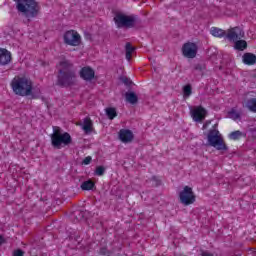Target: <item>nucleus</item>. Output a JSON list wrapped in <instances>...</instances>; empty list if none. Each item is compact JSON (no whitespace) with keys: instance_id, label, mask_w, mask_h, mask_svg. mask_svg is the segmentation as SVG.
I'll return each mask as SVG.
<instances>
[{"instance_id":"1","label":"nucleus","mask_w":256,"mask_h":256,"mask_svg":"<svg viewBox=\"0 0 256 256\" xmlns=\"http://www.w3.org/2000/svg\"><path fill=\"white\" fill-rule=\"evenodd\" d=\"M56 85L58 87H73L77 81L75 66L69 60H63L59 63Z\"/></svg>"},{"instance_id":"2","label":"nucleus","mask_w":256,"mask_h":256,"mask_svg":"<svg viewBox=\"0 0 256 256\" xmlns=\"http://www.w3.org/2000/svg\"><path fill=\"white\" fill-rule=\"evenodd\" d=\"M11 87L15 95L20 97L31 96L32 99H39L41 95V90H33V81L25 76L15 77L11 82Z\"/></svg>"},{"instance_id":"3","label":"nucleus","mask_w":256,"mask_h":256,"mask_svg":"<svg viewBox=\"0 0 256 256\" xmlns=\"http://www.w3.org/2000/svg\"><path fill=\"white\" fill-rule=\"evenodd\" d=\"M114 23L118 29H143V20L137 15H126L117 13L114 17Z\"/></svg>"},{"instance_id":"4","label":"nucleus","mask_w":256,"mask_h":256,"mask_svg":"<svg viewBox=\"0 0 256 256\" xmlns=\"http://www.w3.org/2000/svg\"><path fill=\"white\" fill-rule=\"evenodd\" d=\"M207 139L208 145H210V147H214L217 151H220L221 153H227V151H229V146L225 143L223 136L219 134V130H209Z\"/></svg>"},{"instance_id":"5","label":"nucleus","mask_w":256,"mask_h":256,"mask_svg":"<svg viewBox=\"0 0 256 256\" xmlns=\"http://www.w3.org/2000/svg\"><path fill=\"white\" fill-rule=\"evenodd\" d=\"M17 9L24 13L25 17L33 18L39 15V4L35 0H24V3H18Z\"/></svg>"},{"instance_id":"6","label":"nucleus","mask_w":256,"mask_h":256,"mask_svg":"<svg viewBox=\"0 0 256 256\" xmlns=\"http://www.w3.org/2000/svg\"><path fill=\"white\" fill-rule=\"evenodd\" d=\"M50 139L54 149H63V147H69L73 143V138L68 132L51 134Z\"/></svg>"},{"instance_id":"7","label":"nucleus","mask_w":256,"mask_h":256,"mask_svg":"<svg viewBox=\"0 0 256 256\" xmlns=\"http://www.w3.org/2000/svg\"><path fill=\"white\" fill-rule=\"evenodd\" d=\"M180 203L182 205L188 206L193 205L195 203L197 196H195V192H193V188L189 186H185L182 191L179 193Z\"/></svg>"},{"instance_id":"8","label":"nucleus","mask_w":256,"mask_h":256,"mask_svg":"<svg viewBox=\"0 0 256 256\" xmlns=\"http://www.w3.org/2000/svg\"><path fill=\"white\" fill-rule=\"evenodd\" d=\"M64 43L71 47H78L81 45V35L75 30H68L64 33Z\"/></svg>"},{"instance_id":"9","label":"nucleus","mask_w":256,"mask_h":256,"mask_svg":"<svg viewBox=\"0 0 256 256\" xmlns=\"http://www.w3.org/2000/svg\"><path fill=\"white\" fill-rule=\"evenodd\" d=\"M190 115L196 123H203L205 117H207L208 112L203 106H197L193 109V106H190Z\"/></svg>"},{"instance_id":"10","label":"nucleus","mask_w":256,"mask_h":256,"mask_svg":"<svg viewBox=\"0 0 256 256\" xmlns=\"http://www.w3.org/2000/svg\"><path fill=\"white\" fill-rule=\"evenodd\" d=\"M197 51H199V46L194 42H186L182 46V55L187 57V59H195L197 57Z\"/></svg>"},{"instance_id":"11","label":"nucleus","mask_w":256,"mask_h":256,"mask_svg":"<svg viewBox=\"0 0 256 256\" xmlns=\"http://www.w3.org/2000/svg\"><path fill=\"white\" fill-rule=\"evenodd\" d=\"M79 75L84 81H93L95 79V70L89 66H85L80 70Z\"/></svg>"},{"instance_id":"12","label":"nucleus","mask_w":256,"mask_h":256,"mask_svg":"<svg viewBox=\"0 0 256 256\" xmlns=\"http://www.w3.org/2000/svg\"><path fill=\"white\" fill-rule=\"evenodd\" d=\"M133 132L129 129H121L119 131V139L122 143H131L133 141Z\"/></svg>"},{"instance_id":"13","label":"nucleus","mask_w":256,"mask_h":256,"mask_svg":"<svg viewBox=\"0 0 256 256\" xmlns=\"http://www.w3.org/2000/svg\"><path fill=\"white\" fill-rule=\"evenodd\" d=\"M11 59V52L5 48H0V65H9Z\"/></svg>"},{"instance_id":"14","label":"nucleus","mask_w":256,"mask_h":256,"mask_svg":"<svg viewBox=\"0 0 256 256\" xmlns=\"http://www.w3.org/2000/svg\"><path fill=\"white\" fill-rule=\"evenodd\" d=\"M242 62L244 63V65H255L256 55L251 52H246L242 56Z\"/></svg>"},{"instance_id":"15","label":"nucleus","mask_w":256,"mask_h":256,"mask_svg":"<svg viewBox=\"0 0 256 256\" xmlns=\"http://www.w3.org/2000/svg\"><path fill=\"white\" fill-rule=\"evenodd\" d=\"M82 129L86 133V135H89V133H93V121H91V118H84Z\"/></svg>"},{"instance_id":"16","label":"nucleus","mask_w":256,"mask_h":256,"mask_svg":"<svg viewBox=\"0 0 256 256\" xmlns=\"http://www.w3.org/2000/svg\"><path fill=\"white\" fill-rule=\"evenodd\" d=\"M125 99L127 103H130L131 105H137V103H139V96H137L135 92H126Z\"/></svg>"},{"instance_id":"17","label":"nucleus","mask_w":256,"mask_h":256,"mask_svg":"<svg viewBox=\"0 0 256 256\" xmlns=\"http://www.w3.org/2000/svg\"><path fill=\"white\" fill-rule=\"evenodd\" d=\"M239 37H245V32H241L237 34V32L233 30H229L228 34L226 35V39H229V41H234V43L239 39Z\"/></svg>"},{"instance_id":"18","label":"nucleus","mask_w":256,"mask_h":256,"mask_svg":"<svg viewBox=\"0 0 256 256\" xmlns=\"http://www.w3.org/2000/svg\"><path fill=\"white\" fill-rule=\"evenodd\" d=\"M82 191H93L95 189V182L93 180H86L81 184Z\"/></svg>"},{"instance_id":"19","label":"nucleus","mask_w":256,"mask_h":256,"mask_svg":"<svg viewBox=\"0 0 256 256\" xmlns=\"http://www.w3.org/2000/svg\"><path fill=\"white\" fill-rule=\"evenodd\" d=\"M234 49L236 51H245V49H247V41H245V40H236L234 42Z\"/></svg>"},{"instance_id":"20","label":"nucleus","mask_w":256,"mask_h":256,"mask_svg":"<svg viewBox=\"0 0 256 256\" xmlns=\"http://www.w3.org/2000/svg\"><path fill=\"white\" fill-rule=\"evenodd\" d=\"M72 217H74V223H79V221H83L85 218V212L76 210L73 212Z\"/></svg>"},{"instance_id":"21","label":"nucleus","mask_w":256,"mask_h":256,"mask_svg":"<svg viewBox=\"0 0 256 256\" xmlns=\"http://www.w3.org/2000/svg\"><path fill=\"white\" fill-rule=\"evenodd\" d=\"M228 117L229 119H232L233 121H241V113L237 112V110H235V108H232L229 112H228Z\"/></svg>"},{"instance_id":"22","label":"nucleus","mask_w":256,"mask_h":256,"mask_svg":"<svg viewBox=\"0 0 256 256\" xmlns=\"http://www.w3.org/2000/svg\"><path fill=\"white\" fill-rule=\"evenodd\" d=\"M246 107L252 113H256V98H250L246 102Z\"/></svg>"},{"instance_id":"23","label":"nucleus","mask_w":256,"mask_h":256,"mask_svg":"<svg viewBox=\"0 0 256 256\" xmlns=\"http://www.w3.org/2000/svg\"><path fill=\"white\" fill-rule=\"evenodd\" d=\"M125 51H126L127 61H131V55H133V52L135 51V47H132L131 43L127 42L125 45Z\"/></svg>"},{"instance_id":"24","label":"nucleus","mask_w":256,"mask_h":256,"mask_svg":"<svg viewBox=\"0 0 256 256\" xmlns=\"http://www.w3.org/2000/svg\"><path fill=\"white\" fill-rule=\"evenodd\" d=\"M211 35H213V37H226L227 33L223 29L212 28Z\"/></svg>"},{"instance_id":"25","label":"nucleus","mask_w":256,"mask_h":256,"mask_svg":"<svg viewBox=\"0 0 256 256\" xmlns=\"http://www.w3.org/2000/svg\"><path fill=\"white\" fill-rule=\"evenodd\" d=\"M105 111L108 119L113 120L115 119V117H117V109L113 107H109V108H106Z\"/></svg>"},{"instance_id":"26","label":"nucleus","mask_w":256,"mask_h":256,"mask_svg":"<svg viewBox=\"0 0 256 256\" xmlns=\"http://www.w3.org/2000/svg\"><path fill=\"white\" fill-rule=\"evenodd\" d=\"M105 171H107V167L102 165L97 166L94 171V175H96L97 177H103V175H105Z\"/></svg>"},{"instance_id":"27","label":"nucleus","mask_w":256,"mask_h":256,"mask_svg":"<svg viewBox=\"0 0 256 256\" xmlns=\"http://www.w3.org/2000/svg\"><path fill=\"white\" fill-rule=\"evenodd\" d=\"M192 93H193V88L191 87V84L185 85L183 87V95H184V97H191Z\"/></svg>"},{"instance_id":"28","label":"nucleus","mask_w":256,"mask_h":256,"mask_svg":"<svg viewBox=\"0 0 256 256\" xmlns=\"http://www.w3.org/2000/svg\"><path fill=\"white\" fill-rule=\"evenodd\" d=\"M205 69H206L205 64L198 63V64H194L193 66V72L197 71L198 73H203Z\"/></svg>"},{"instance_id":"29","label":"nucleus","mask_w":256,"mask_h":256,"mask_svg":"<svg viewBox=\"0 0 256 256\" xmlns=\"http://www.w3.org/2000/svg\"><path fill=\"white\" fill-rule=\"evenodd\" d=\"M241 135H242L241 131L237 130L229 134V139H233V141H237V139H239Z\"/></svg>"},{"instance_id":"30","label":"nucleus","mask_w":256,"mask_h":256,"mask_svg":"<svg viewBox=\"0 0 256 256\" xmlns=\"http://www.w3.org/2000/svg\"><path fill=\"white\" fill-rule=\"evenodd\" d=\"M149 181H152L153 187H159L161 185V180L157 176H152Z\"/></svg>"},{"instance_id":"31","label":"nucleus","mask_w":256,"mask_h":256,"mask_svg":"<svg viewBox=\"0 0 256 256\" xmlns=\"http://www.w3.org/2000/svg\"><path fill=\"white\" fill-rule=\"evenodd\" d=\"M120 81H122V83H124V85H127L128 87L130 85H133V81H131V79L127 78L126 76H122L120 78Z\"/></svg>"},{"instance_id":"32","label":"nucleus","mask_w":256,"mask_h":256,"mask_svg":"<svg viewBox=\"0 0 256 256\" xmlns=\"http://www.w3.org/2000/svg\"><path fill=\"white\" fill-rule=\"evenodd\" d=\"M99 255H111V251L107 247H101L99 250Z\"/></svg>"},{"instance_id":"33","label":"nucleus","mask_w":256,"mask_h":256,"mask_svg":"<svg viewBox=\"0 0 256 256\" xmlns=\"http://www.w3.org/2000/svg\"><path fill=\"white\" fill-rule=\"evenodd\" d=\"M25 252L21 249H17L13 252V256H24Z\"/></svg>"},{"instance_id":"34","label":"nucleus","mask_w":256,"mask_h":256,"mask_svg":"<svg viewBox=\"0 0 256 256\" xmlns=\"http://www.w3.org/2000/svg\"><path fill=\"white\" fill-rule=\"evenodd\" d=\"M55 133H62L61 128H59L58 126H53V134L52 135H55Z\"/></svg>"},{"instance_id":"35","label":"nucleus","mask_w":256,"mask_h":256,"mask_svg":"<svg viewBox=\"0 0 256 256\" xmlns=\"http://www.w3.org/2000/svg\"><path fill=\"white\" fill-rule=\"evenodd\" d=\"M84 37H85V39H87L88 41H91V33H89V32H84Z\"/></svg>"},{"instance_id":"36","label":"nucleus","mask_w":256,"mask_h":256,"mask_svg":"<svg viewBox=\"0 0 256 256\" xmlns=\"http://www.w3.org/2000/svg\"><path fill=\"white\" fill-rule=\"evenodd\" d=\"M209 125H211V121L207 120L204 124H203V129H207V127H209Z\"/></svg>"},{"instance_id":"37","label":"nucleus","mask_w":256,"mask_h":256,"mask_svg":"<svg viewBox=\"0 0 256 256\" xmlns=\"http://www.w3.org/2000/svg\"><path fill=\"white\" fill-rule=\"evenodd\" d=\"M92 157L91 156H88V157H86L85 159H83V161H92Z\"/></svg>"},{"instance_id":"38","label":"nucleus","mask_w":256,"mask_h":256,"mask_svg":"<svg viewBox=\"0 0 256 256\" xmlns=\"http://www.w3.org/2000/svg\"><path fill=\"white\" fill-rule=\"evenodd\" d=\"M91 161H82L81 165H89Z\"/></svg>"},{"instance_id":"39","label":"nucleus","mask_w":256,"mask_h":256,"mask_svg":"<svg viewBox=\"0 0 256 256\" xmlns=\"http://www.w3.org/2000/svg\"><path fill=\"white\" fill-rule=\"evenodd\" d=\"M122 166L124 167V169H129V166L127 165V162H124V163L122 164Z\"/></svg>"},{"instance_id":"40","label":"nucleus","mask_w":256,"mask_h":256,"mask_svg":"<svg viewBox=\"0 0 256 256\" xmlns=\"http://www.w3.org/2000/svg\"><path fill=\"white\" fill-rule=\"evenodd\" d=\"M252 77H253V79H256V70L253 71Z\"/></svg>"},{"instance_id":"41","label":"nucleus","mask_w":256,"mask_h":256,"mask_svg":"<svg viewBox=\"0 0 256 256\" xmlns=\"http://www.w3.org/2000/svg\"><path fill=\"white\" fill-rule=\"evenodd\" d=\"M14 1L17 3V5H19V3H21V1H23L25 3V0H14Z\"/></svg>"},{"instance_id":"42","label":"nucleus","mask_w":256,"mask_h":256,"mask_svg":"<svg viewBox=\"0 0 256 256\" xmlns=\"http://www.w3.org/2000/svg\"><path fill=\"white\" fill-rule=\"evenodd\" d=\"M0 245H3V237L0 236Z\"/></svg>"}]
</instances>
